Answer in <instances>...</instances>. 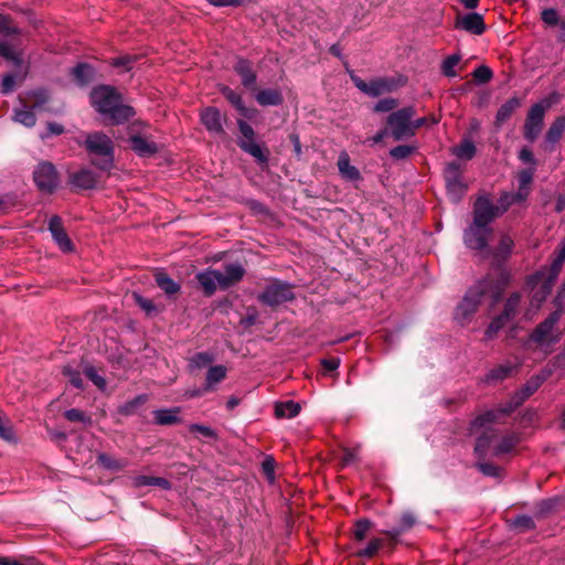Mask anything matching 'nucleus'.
Here are the masks:
<instances>
[{
  "label": "nucleus",
  "instance_id": "nucleus-62",
  "mask_svg": "<svg viewBox=\"0 0 565 565\" xmlns=\"http://www.w3.org/2000/svg\"><path fill=\"white\" fill-rule=\"evenodd\" d=\"M263 470L265 475L267 476L268 480L270 482L274 481L275 475H274V460L271 458H267L263 461Z\"/></svg>",
  "mask_w": 565,
  "mask_h": 565
},
{
  "label": "nucleus",
  "instance_id": "nucleus-29",
  "mask_svg": "<svg viewBox=\"0 0 565 565\" xmlns=\"http://www.w3.org/2000/svg\"><path fill=\"white\" fill-rule=\"evenodd\" d=\"M222 94L243 116L252 117L250 110L245 107L239 94H237L230 87H223Z\"/></svg>",
  "mask_w": 565,
  "mask_h": 565
},
{
  "label": "nucleus",
  "instance_id": "nucleus-42",
  "mask_svg": "<svg viewBox=\"0 0 565 565\" xmlns=\"http://www.w3.org/2000/svg\"><path fill=\"white\" fill-rule=\"evenodd\" d=\"M460 62V56L450 55L443 62V73L448 77H455L457 75L455 67Z\"/></svg>",
  "mask_w": 565,
  "mask_h": 565
},
{
  "label": "nucleus",
  "instance_id": "nucleus-2",
  "mask_svg": "<svg viewBox=\"0 0 565 565\" xmlns=\"http://www.w3.org/2000/svg\"><path fill=\"white\" fill-rule=\"evenodd\" d=\"M18 33V30L9 23L8 19L0 14V56L11 61L15 66L13 73L2 77L1 92L4 94L12 92L17 83L22 82L28 74V67L20 57V42L17 38H11V35Z\"/></svg>",
  "mask_w": 565,
  "mask_h": 565
},
{
  "label": "nucleus",
  "instance_id": "nucleus-23",
  "mask_svg": "<svg viewBox=\"0 0 565 565\" xmlns=\"http://www.w3.org/2000/svg\"><path fill=\"white\" fill-rule=\"evenodd\" d=\"M338 168L341 175L350 181H355L360 178L359 170L351 164L350 157L347 152H341L338 159Z\"/></svg>",
  "mask_w": 565,
  "mask_h": 565
},
{
  "label": "nucleus",
  "instance_id": "nucleus-38",
  "mask_svg": "<svg viewBox=\"0 0 565 565\" xmlns=\"http://www.w3.org/2000/svg\"><path fill=\"white\" fill-rule=\"evenodd\" d=\"M508 322L509 320L505 319L502 315L494 317L484 331L486 339L492 340Z\"/></svg>",
  "mask_w": 565,
  "mask_h": 565
},
{
  "label": "nucleus",
  "instance_id": "nucleus-49",
  "mask_svg": "<svg viewBox=\"0 0 565 565\" xmlns=\"http://www.w3.org/2000/svg\"><path fill=\"white\" fill-rule=\"evenodd\" d=\"M512 369L513 366L511 364L499 365L489 373V379L503 380L511 373Z\"/></svg>",
  "mask_w": 565,
  "mask_h": 565
},
{
  "label": "nucleus",
  "instance_id": "nucleus-18",
  "mask_svg": "<svg viewBox=\"0 0 565 565\" xmlns=\"http://www.w3.org/2000/svg\"><path fill=\"white\" fill-rule=\"evenodd\" d=\"M129 142L131 149L140 157H150L158 151L156 142L140 135H132Z\"/></svg>",
  "mask_w": 565,
  "mask_h": 565
},
{
  "label": "nucleus",
  "instance_id": "nucleus-34",
  "mask_svg": "<svg viewBox=\"0 0 565 565\" xmlns=\"http://www.w3.org/2000/svg\"><path fill=\"white\" fill-rule=\"evenodd\" d=\"M552 374V370H543L531 377L524 386L525 396L533 394Z\"/></svg>",
  "mask_w": 565,
  "mask_h": 565
},
{
  "label": "nucleus",
  "instance_id": "nucleus-59",
  "mask_svg": "<svg viewBox=\"0 0 565 565\" xmlns=\"http://www.w3.org/2000/svg\"><path fill=\"white\" fill-rule=\"evenodd\" d=\"M153 479H154V477H150V476H137L132 479V484L136 488L153 486Z\"/></svg>",
  "mask_w": 565,
  "mask_h": 565
},
{
  "label": "nucleus",
  "instance_id": "nucleus-15",
  "mask_svg": "<svg viewBox=\"0 0 565 565\" xmlns=\"http://www.w3.org/2000/svg\"><path fill=\"white\" fill-rule=\"evenodd\" d=\"M196 280L206 296H212L217 288L222 289L221 270L205 269L196 274Z\"/></svg>",
  "mask_w": 565,
  "mask_h": 565
},
{
  "label": "nucleus",
  "instance_id": "nucleus-43",
  "mask_svg": "<svg viewBox=\"0 0 565 565\" xmlns=\"http://www.w3.org/2000/svg\"><path fill=\"white\" fill-rule=\"evenodd\" d=\"M513 246V239L509 235H503L497 248V255L502 258L507 257L512 252Z\"/></svg>",
  "mask_w": 565,
  "mask_h": 565
},
{
  "label": "nucleus",
  "instance_id": "nucleus-54",
  "mask_svg": "<svg viewBox=\"0 0 565 565\" xmlns=\"http://www.w3.org/2000/svg\"><path fill=\"white\" fill-rule=\"evenodd\" d=\"M64 375L68 377V381L77 388L82 387V377L78 371H75L68 366L64 367Z\"/></svg>",
  "mask_w": 565,
  "mask_h": 565
},
{
  "label": "nucleus",
  "instance_id": "nucleus-44",
  "mask_svg": "<svg viewBox=\"0 0 565 565\" xmlns=\"http://www.w3.org/2000/svg\"><path fill=\"white\" fill-rule=\"evenodd\" d=\"M132 297L136 303L147 313L154 315L157 312V308L153 302L147 298H143L141 295L134 292Z\"/></svg>",
  "mask_w": 565,
  "mask_h": 565
},
{
  "label": "nucleus",
  "instance_id": "nucleus-36",
  "mask_svg": "<svg viewBox=\"0 0 565 565\" xmlns=\"http://www.w3.org/2000/svg\"><path fill=\"white\" fill-rule=\"evenodd\" d=\"M520 301H521V298H520V295L519 294H513L511 295L505 303H504V308H503V311H502V316L508 319L509 321H511L515 316L516 313L519 312V307H520Z\"/></svg>",
  "mask_w": 565,
  "mask_h": 565
},
{
  "label": "nucleus",
  "instance_id": "nucleus-22",
  "mask_svg": "<svg viewBox=\"0 0 565 565\" xmlns=\"http://www.w3.org/2000/svg\"><path fill=\"white\" fill-rule=\"evenodd\" d=\"M255 99L260 106H278L284 100L280 90L274 88L257 92Z\"/></svg>",
  "mask_w": 565,
  "mask_h": 565
},
{
  "label": "nucleus",
  "instance_id": "nucleus-16",
  "mask_svg": "<svg viewBox=\"0 0 565 565\" xmlns=\"http://www.w3.org/2000/svg\"><path fill=\"white\" fill-rule=\"evenodd\" d=\"M456 28L479 35L483 33L486 25L482 15L473 12L458 17Z\"/></svg>",
  "mask_w": 565,
  "mask_h": 565
},
{
  "label": "nucleus",
  "instance_id": "nucleus-27",
  "mask_svg": "<svg viewBox=\"0 0 565 565\" xmlns=\"http://www.w3.org/2000/svg\"><path fill=\"white\" fill-rule=\"evenodd\" d=\"M73 81L78 85L87 84L94 75L93 68L88 64H78L71 71Z\"/></svg>",
  "mask_w": 565,
  "mask_h": 565
},
{
  "label": "nucleus",
  "instance_id": "nucleus-14",
  "mask_svg": "<svg viewBox=\"0 0 565 565\" xmlns=\"http://www.w3.org/2000/svg\"><path fill=\"white\" fill-rule=\"evenodd\" d=\"M49 230L52 234L54 242L62 252L68 253L73 250L72 241L64 231L61 218L58 216H53L50 218Z\"/></svg>",
  "mask_w": 565,
  "mask_h": 565
},
{
  "label": "nucleus",
  "instance_id": "nucleus-35",
  "mask_svg": "<svg viewBox=\"0 0 565 565\" xmlns=\"http://www.w3.org/2000/svg\"><path fill=\"white\" fill-rule=\"evenodd\" d=\"M520 106V100L516 97L510 98L505 102L497 113V122L502 124L510 118L512 113Z\"/></svg>",
  "mask_w": 565,
  "mask_h": 565
},
{
  "label": "nucleus",
  "instance_id": "nucleus-57",
  "mask_svg": "<svg viewBox=\"0 0 565 565\" xmlns=\"http://www.w3.org/2000/svg\"><path fill=\"white\" fill-rule=\"evenodd\" d=\"M65 417L71 422H83L86 423L89 419L85 416V414L76 408H72L65 412Z\"/></svg>",
  "mask_w": 565,
  "mask_h": 565
},
{
  "label": "nucleus",
  "instance_id": "nucleus-47",
  "mask_svg": "<svg viewBox=\"0 0 565 565\" xmlns=\"http://www.w3.org/2000/svg\"><path fill=\"white\" fill-rule=\"evenodd\" d=\"M148 399L147 395L145 394H141V395H138L136 396L134 399L125 403L122 406H121V412L124 414H130L132 413L137 407H139L140 405H142L143 403H146Z\"/></svg>",
  "mask_w": 565,
  "mask_h": 565
},
{
  "label": "nucleus",
  "instance_id": "nucleus-45",
  "mask_svg": "<svg viewBox=\"0 0 565 565\" xmlns=\"http://www.w3.org/2000/svg\"><path fill=\"white\" fill-rule=\"evenodd\" d=\"M213 361V356L209 353H205V352H200V353H196L192 360H191V366L193 367H198V369H203L205 366H207L209 364H211Z\"/></svg>",
  "mask_w": 565,
  "mask_h": 565
},
{
  "label": "nucleus",
  "instance_id": "nucleus-19",
  "mask_svg": "<svg viewBox=\"0 0 565 565\" xmlns=\"http://www.w3.org/2000/svg\"><path fill=\"white\" fill-rule=\"evenodd\" d=\"M244 274L245 269L241 264L235 263L226 265L224 271H221L222 289H227L241 281Z\"/></svg>",
  "mask_w": 565,
  "mask_h": 565
},
{
  "label": "nucleus",
  "instance_id": "nucleus-21",
  "mask_svg": "<svg viewBox=\"0 0 565 565\" xmlns=\"http://www.w3.org/2000/svg\"><path fill=\"white\" fill-rule=\"evenodd\" d=\"M72 183L81 189H93L97 184V174L89 169H82L72 175Z\"/></svg>",
  "mask_w": 565,
  "mask_h": 565
},
{
  "label": "nucleus",
  "instance_id": "nucleus-17",
  "mask_svg": "<svg viewBox=\"0 0 565 565\" xmlns=\"http://www.w3.org/2000/svg\"><path fill=\"white\" fill-rule=\"evenodd\" d=\"M201 122L211 134L220 135L224 132L221 113L214 107L202 110Z\"/></svg>",
  "mask_w": 565,
  "mask_h": 565
},
{
  "label": "nucleus",
  "instance_id": "nucleus-30",
  "mask_svg": "<svg viewBox=\"0 0 565 565\" xmlns=\"http://www.w3.org/2000/svg\"><path fill=\"white\" fill-rule=\"evenodd\" d=\"M503 412H497V411H489L480 416H478L471 424V433L477 434L479 429H487L488 425L491 423H494L499 414H502Z\"/></svg>",
  "mask_w": 565,
  "mask_h": 565
},
{
  "label": "nucleus",
  "instance_id": "nucleus-61",
  "mask_svg": "<svg viewBox=\"0 0 565 565\" xmlns=\"http://www.w3.org/2000/svg\"><path fill=\"white\" fill-rule=\"evenodd\" d=\"M63 131H64V128H63L62 125L56 124V122H50L47 125V132L41 135V138L44 139V138H47V137H50L52 135H56L57 136V135L63 134Z\"/></svg>",
  "mask_w": 565,
  "mask_h": 565
},
{
  "label": "nucleus",
  "instance_id": "nucleus-4",
  "mask_svg": "<svg viewBox=\"0 0 565 565\" xmlns=\"http://www.w3.org/2000/svg\"><path fill=\"white\" fill-rule=\"evenodd\" d=\"M90 100L95 109L111 124H121L135 115L130 106L121 104L120 95L110 86L95 87Z\"/></svg>",
  "mask_w": 565,
  "mask_h": 565
},
{
  "label": "nucleus",
  "instance_id": "nucleus-55",
  "mask_svg": "<svg viewBox=\"0 0 565 565\" xmlns=\"http://www.w3.org/2000/svg\"><path fill=\"white\" fill-rule=\"evenodd\" d=\"M86 376L100 390H104L106 387V381L104 380V377H102L100 375H98L95 371V369L93 367H87L86 371Z\"/></svg>",
  "mask_w": 565,
  "mask_h": 565
},
{
  "label": "nucleus",
  "instance_id": "nucleus-13",
  "mask_svg": "<svg viewBox=\"0 0 565 565\" xmlns=\"http://www.w3.org/2000/svg\"><path fill=\"white\" fill-rule=\"evenodd\" d=\"M34 182L41 191L52 192L58 184L54 166L49 162L40 163L34 171Z\"/></svg>",
  "mask_w": 565,
  "mask_h": 565
},
{
  "label": "nucleus",
  "instance_id": "nucleus-32",
  "mask_svg": "<svg viewBox=\"0 0 565 565\" xmlns=\"http://www.w3.org/2000/svg\"><path fill=\"white\" fill-rule=\"evenodd\" d=\"M451 153L459 159L470 160L476 153L475 143L470 139H463L460 145L451 149Z\"/></svg>",
  "mask_w": 565,
  "mask_h": 565
},
{
  "label": "nucleus",
  "instance_id": "nucleus-8",
  "mask_svg": "<svg viewBox=\"0 0 565 565\" xmlns=\"http://www.w3.org/2000/svg\"><path fill=\"white\" fill-rule=\"evenodd\" d=\"M414 114L415 110L413 107H405L388 116L387 125L395 140L414 136V127L412 126Z\"/></svg>",
  "mask_w": 565,
  "mask_h": 565
},
{
  "label": "nucleus",
  "instance_id": "nucleus-9",
  "mask_svg": "<svg viewBox=\"0 0 565 565\" xmlns=\"http://www.w3.org/2000/svg\"><path fill=\"white\" fill-rule=\"evenodd\" d=\"M242 139H239V147L252 157H254L259 163L267 162V156L264 152L262 146L255 141V131L250 125L244 120L237 121Z\"/></svg>",
  "mask_w": 565,
  "mask_h": 565
},
{
  "label": "nucleus",
  "instance_id": "nucleus-64",
  "mask_svg": "<svg viewBox=\"0 0 565 565\" xmlns=\"http://www.w3.org/2000/svg\"><path fill=\"white\" fill-rule=\"evenodd\" d=\"M479 469L483 475L490 476V477H495V476H498V472H499V469L495 466L490 465V463H481V465H479Z\"/></svg>",
  "mask_w": 565,
  "mask_h": 565
},
{
  "label": "nucleus",
  "instance_id": "nucleus-6",
  "mask_svg": "<svg viewBox=\"0 0 565 565\" xmlns=\"http://www.w3.org/2000/svg\"><path fill=\"white\" fill-rule=\"evenodd\" d=\"M565 262V242H563L559 246L556 257L553 259L551 267L547 273L541 271L533 277V288H537V290L533 295V299L537 301L536 309L540 303L546 298V296L551 292L552 286L556 277L558 276L563 264Z\"/></svg>",
  "mask_w": 565,
  "mask_h": 565
},
{
  "label": "nucleus",
  "instance_id": "nucleus-24",
  "mask_svg": "<svg viewBox=\"0 0 565 565\" xmlns=\"http://www.w3.org/2000/svg\"><path fill=\"white\" fill-rule=\"evenodd\" d=\"M235 71L242 77V83L245 87H254L256 83V74L252 71L249 63L246 60H238L235 64Z\"/></svg>",
  "mask_w": 565,
  "mask_h": 565
},
{
  "label": "nucleus",
  "instance_id": "nucleus-56",
  "mask_svg": "<svg viewBox=\"0 0 565 565\" xmlns=\"http://www.w3.org/2000/svg\"><path fill=\"white\" fill-rule=\"evenodd\" d=\"M190 431L201 434L204 437L213 438L215 437L214 430L205 425L192 424L190 426Z\"/></svg>",
  "mask_w": 565,
  "mask_h": 565
},
{
  "label": "nucleus",
  "instance_id": "nucleus-11",
  "mask_svg": "<svg viewBox=\"0 0 565 565\" xmlns=\"http://www.w3.org/2000/svg\"><path fill=\"white\" fill-rule=\"evenodd\" d=\"M548 103H546L545 105L542 103H537L530 108L524 125V137L529 141H534L541 134L545 110L548 108Z\"/></svg>",
  "mask_w": 565,
  "mask_h": 565
},
{
  "label": "nucleus",
  "instance_id": "nucleus-3",
  "mask_svg": "<svg viewBox=\"0 0 565 565\" xmlns=\"http://www.w3.org/2000/svg\"><path fill=\"white\" fill-rule=\"evenodd\" d=\"M508 275L501 273V278L497 284H494L490 278H487L472 286L456 308V320L462 324L469 322L477 311L482 298L489 295L494 299H498L504 286L508 284Z\"/></svg>",
  "mask_w": 565,
  "mask_h": 565
},
{
  "label": "nucleus",
  "instance_id": "nucleus-1",
  "mask_svg": "<svg viewBox=\"0 0 565 565\" xmlns=\"http://www.w3.org/2000/svg\"><path fill=\"white\" fill-rule=\"evenodd\" d=\"M511 205L512 201L509 194H502L497 204H493L488 198H479L475 203L473 222L463 234L466 246L477 250L486 248L491 233L490 223L507 212Z\"/></svg>",
  "mask_w": 565,
  "mask_h": 565
},
{
  "label": "nucleus",
  "instance_id": "nucleus-41",
  "mask_svg": "<svg viewBox=\"0 0 565 565\" xmlns=\"http://www.w3.org/2000/svg\"><path fill=\"white\" fill-rule=\"evenodd\" d=\"M518 441L519 439L514 435L503 437L502 440L495 446V455H502L511 451Z\"/></svg>",
  "mask_w": 565,
  "mask_h": 565
},
{
  "label": "nucleus",
  "instance_id": "nucleus-5",
  "mask_svg": "<svg viewBox=\"0 0 565 565\" xmlns=\"http://www.w3.org/2000/svg\"><path fill=\"white\" fill-rule=\"evenodd\" d=\"M85 148L96 157L93 163L98 169L109 171L114 167V143L107 135L103 132L89 134L85 140Z\"/></svg>",
  "mask_w": 565,
  "mask_h": 565
},
{
  "label": "nucleus",
  "instance_id": "nucleus-31",
  "mask_svg": "<svg viewBox=\"0 0 565 565\" xmlns=\"http://www.w3.org/2000/svg\"><path fill=\"white\" fill-rule=\"evenodd\" d=\"M226 367L223 365L211 366L206 373L205 391H210L226 376Z\"/></svg>",
  "mask_w": 565,
  "mask_h": 565
},
{
  "label": "nucleus",
  "instance_id": "nucleus-50",
  "mask_svg": "<svg viewBox=\"0 0 565 565\" xmlns=\"http://www.w3.org/2000/svg\"><path fill=\"white\" fill-rule=\"evenodd\" d=\"M98 462L107 469L119 470L124 468L125 463L118 460L111 459L105 454L98 456Z\"/></svg>",
  "mask_w": 565,
  "mask_h": 565
},
{
  "label": "nucleus",
  "instance_id": "nucleus-33",
  "mask_svg": "<svg viewBox=\"0 0 565 565\" xmlns=\"http://www.w3.org/2000/svg\"><path fill=\"white\" fill-rule=\"evenodd\" d=\"M156 282L167 295H173L180 290V285L164 273L156 274Z\"/></svg>",
  "mask_w": 565,
  "mask_h": 565
},
{
  "label": "nucleus",
  "instance_id": "nucleus-40",
  "mask_svg": "<svg viewBox=\"0 0 565 565\" xmlns=\"http://www.w3.org/2000/svg\"><path fill=\"white\" fill-rule=\"evenodd\" d=\"M14 120L25 127H32L35 125L36 118L32 109L23 107L15 111Z\"/></svg>",
  "mask_w": 565,
  "mask_h": 565
},
{
  "label": "nucleus",
  "instance_id": "nucleus-28",
  "mask_svg": "<svg viewBox=\"0 0 565 565\" xmlns=\"http://www.w3.org/2000/svg\"><path fill=\"white\" fill-rule=\"evenodd\" d=\"M180 408L157 409L153 412L154 422L159 425H171L179 422Z\"/></svg>",
  "mask_w": 565,
  "mask_h": 565
},
{
  "label": "nucleus",
  "instance_id": "nucleus-12",
  "mask_svg": "<svg viewBox=\"0 0 565 565\" xmlns=\"http://www.w3.org/2000/svg\"><path fill=\"white\" fill-rule=\"evenodd\" d=\"M447 192L452 201H458L466 191V185L460 179V167L456 162L448 163L444 171Z\"/></svg>",
  "mask_w": 565,
  "mask_h": 565
},
{
  "label": "nucleus",
  "instance_id": "nucleus-37",
  "mask_svg": "<svg viewBox=\"0 0 565 565\" xmlns=\"http://www.w3.org/2000/svg\"><path fill=\"white\" fill-rule=\"evenodd\" d=\"M415 524V518L412 513H404L401 518V525L399 527H394L392 530L384 531L385 534H387L392 539H396L404 531L411 529Z\"/></svg>",
  "mask_w": 565,
  "mask_h": 565
},
{
  "label": "nucleus",
  "instance_id": "nucleus-60",
  "mask_svg": "<svg viewBox=\"0 0 565 565\" xmlns=\"http://www.w3.org/2000/svg\"><path fill=\"white\" fill-rule=\"evenodd\" d=\"M489 441H490V438L487 436V435H482L478 438V441L476 444V447H475V451L479 455V456H482L489 445Z\"/></svg>",
  "mask_w": 565,
  "mask_h": 565
},
{
  "label": "nucleus",
  "instance_id": "nucleus-58",
  "mask_svg": "<svg viewBox=\"0 0 565 565\" xmlns=\"http://www.w3.org/2000/svg\"><path fill=\"white\" fill-rule=\"evenodd\" d=\"M395 106L396 102L394 99H382L375 105L374 110L379 113H385L392 110Z\"/></svg>",
  "mask_w": 565,
  "mask_h": 565
},
{
  "label": "nucleus",
  "instance_id": "nucleus-63",
  "mask_svg": "<svg viewBox=\"0 0 565 565\" xmlns=\"http://www.w3.org/2000/svg\"><path fill=\"white\" fill-rule=\"evenodd\" d=\"M519 158L524 163H531L532 166H535V159L533 157V153L530 149L523 148L520 153Z\"/></svg>",
  "mask_w": 565,
  "mask_h": 565
},
{
  "label": "nucleus",
  "instance_id": "nucleus-20",
  "mask_svg": "<svg viewBox=\"0 0 565 565\" xmlns=\"http://www.w3.org/2000/svg\"><path fill=\"white\" fill-rule=\"evenodd\" d=\"M534 174V167L532 169L522 170L519 173L520 190L515 194L508 193L511 195L512 204L516 202H523L529 194V185L532 182Z\"/></svg>",
  "mask_w": 565,
  "mask_h": 565
},
{
  "label": "nucleus",
  "instance_id": "nucleus-10",
  "mask_svg": "<svg viewBox=\"0 0 565 565\" xmlns=\"http://www.w3.org/2000/svg\"><path fill=\"white\" fill-rule=\"evenodd\" d=\"M294 298L291 286L286 282L274 281L258 296L259 301L268 306H278Z\"/></svg>",
  "mask_w": 565,
  "mask_h": 565
},
{
  "label": "nucleus",
  "instance_id": "nucleus-51",
  "mask_svg": "<svg viewBox=\"0 0 565 565\" xmlns=\"http://www.w3.org/2000/svg\"><path fill=\"white\" fill-rule=\"evenodd\" d=\"M371 527V522L369 520H360L355 524L354 536L356 540L362 541L365 539L369 530Z\"/></svg>",
  "mask_w": 565,
  "mask_h": 565
},
{
  "label": "nucleus",
  "instance_id": "nucleus-39",
  "mask_svg": "<svg viewBox=\"0 0 565 565\" xmlns=\"http://www.w3.org/2000/svg\"><path fill=\"white\" fill-rule=\"evenodd\" d=\"M388 90H391V84L388 82L385 79H373L367 83L365 94L376 97Z\"/></svg>",
  "mask_w": 565,
  "mask_h": 565
},
{
  "label": "nucleus",
  "instance_id": "nucleus-26",
  "mask_svg": "<svg viewBox=\"0 0 565 565\" xmlns=\"http://www.w3.org/2000/svg\"><path fill=\"white\" fill-rule=\"evenodd\" d=\"M300 412V405L294 401L278 403L275 406V415L278 418H292Z\"/></svg>",
  "mask_w": 565,
  "mask_h": 565
},
{
  "label": "nucleus",
  "instance_id": "nucleus-48",
  "mask_svg": "<svg viewBox=\"0 0 565 565\" xmlns=\"http://www.w3.org/2000/svg\"><path fill=\"white\" fill-rule=\"evenodd\" d=\"M382 546V540L374 539L372 540L367 546L356 553L360 557H371L373 556Z\"/></svg>",
  "mask_w": 565,
  "mask_h": 565
},
{
  "label": "nucleus",
  "instance_id": "nucleus-52",
  "mask_svg": "<svg viewBox=\"0 0 565 565\" xmlns=\"http://www.w3.org/2000/svg\"><path fill=\"white\" fill-rule=\"evenodd\" d=\"M413 147L401 145L391 149L390 153L394 159L401 160L407 158L411 153H413Z\"/></svg>",
  "mask_w": 565,
  "mask_h": 565
},
{
  "label": "nucleus",
  "instance_id": "nucleus-53",
  "mask_svg": "<svg viewBox=\"0 0 565 565\" xmlns=\"http://www.w3.org/2000/svg\"><path fill=\"white\" fill-rule=\"evenodd\" d=\"M473 77L479 83H487L491 79L492 72L489 67L481 65L475 70Z\"/></svg>",
  "mask_w": 565,
  "mask_h": 565
},
{
  "label": "nucleus",
  "instance_id": "nucleus-25",
  "mask_svg": "<svg viewBox=\"0 0 565 565\" xmlns=\"http://www.w3.org/2000/svg\"><path fill=\"white\" fill-rule=\"evenodd\" d=\"M565 131V116H558L554 119V121L551 124L545 139L548 143H556L562 138L563 132Z\"/></svg>",
  "mask_w": 565,
  "mask_h": 565
},
{
  "label": "nucleus",
  "instance_id": "nucleus-7",
  "mask_svg": "<svg viewBox=\"0 0 565 565\" xmlns=\"http://www.w3.org/2000/svg\"><path fill=\"white\" fill-rule=\"evenodd\" d=\"M561 317L559 311L551 313L531 333L530 339L539 347H551L561 340L562 331L556 327Z\"/></svg>",
  "mask_w": 565,
  "mask_h": 565
},
{
  "label": "nucleus",
  "instance_id": "nucleus-46",
  "mask_svg": "<svg viewBox=\"0 0 565 565\" xmlns=\"http://www.w3.org/2000/svg\"><path fill=\"white\" fill-rule=\"evenodd\" d=\"M542 21L550 26H555L559 22L558 13L553 8L544 9L541 13Z\"/></svg>",
  "mask_w": 565,
  "mask_h": 565
}]
</instances>
